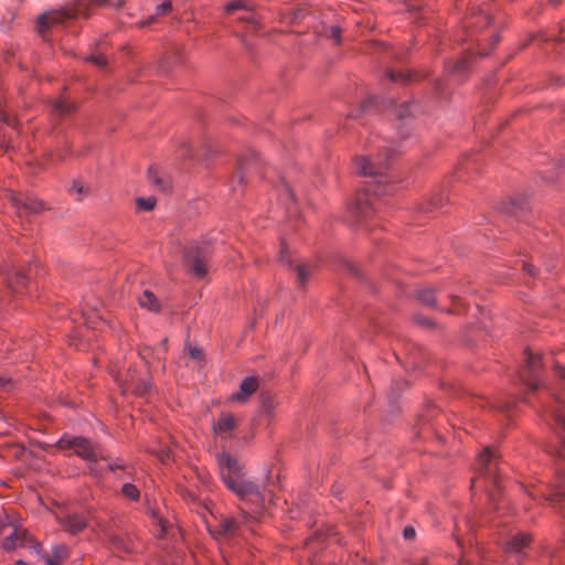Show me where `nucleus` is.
<instances>
[{
  "label": "nucleus",
  "mask_w": 565,
  "mask_h": 565,
  "mask_svg": "<svg viewBox=\"0 0 565 565\" xmlns=\"http://www.w3.org/2000/svg\"><path fill=\"white\" fill-rule=\"evenodd\" d=\"M156 455L159 458V460L162 462H168L172 458L171 450L168 447L159 448L158 451L156 452Z\"/></svg>",
  "instance_id": "obj_38"
},
{
  "label": "nucleus",
  "mask_w": 565,
  "mask_h": 565,
  "mask_svg": "<svg viewBox=\"0 0 565 565\" xmlns=\"http://www.w3.org/2000/svg\"><path fill=\"white\" fill-rule=\"evenodd\" d=\"M216 458L221 470V478L224 483L226 476H239L242 468L234 456L228 452H221Z\"/></svg>",
  "instance_id": "obj_12"
},
{
  "label": "nucleus",
  "mask_w": 565,
  "mask_h": 565,
  "mask_svg": "<svg viewBox=\"0 0 565 565\" xmlns=\"http://www.w3.org/2000/svg\"><path fill=\"white\" fill-rule=\"evenodd\" d=\"M469 67V61L466 57L459 58L456 63H454L451 66H448L449 71L454 74H459L465 71H467Z\"/></svg>",
  "instance_id": "obj_32"
},
{
  "label": "nucleus",
  "mask_w": 565,
  "mask_h": 565,
  "mask_svg": "<svg viewBox=\"0 0 565 565\" xmlns=\"http://www.w3.org/2000/svg\"><path fill=\"white\" fill-rule=\"evenodd\" d=\"M246 4L243 0H234L232 2H230L226 7H225V11L227 13L236 10V9H246Z\"/></svg>",
  "instance_id": "obj_41"
},
{
  "label": "nucleus",
  "mask_w": 565,
  "mask_h": 565,
  "mask_svg": "<svg viewBox=\"0 0 565 565\" xmlns=\"http://www.w3.org/2000/svg\"><path fill=\"white\" fill-rule=\"evenodd\" d=\"M74 110V104L66 99H54L51 103V111L55 117L71 114Z\"/></svg>",
  "instance_id": "obj_20"
},
{
  "label": "nucleus",
  "mask_w": 565,
  "mask_h": 565,
  "mask_svg": "<svg viewBox=\"0 0 565 565\" xmlns=\"http://www.w3.org/2000/svg\"><path fill=\"white\" fill-rule=\"evenodd\" d=\"M232 523H233V521H231V524H232ZM226 531H231V529H230V522H227V524H226Z\"/></svg>",
  "instance_id": "obj_62"
},
{
  "label": "nucleus",
  "mask_w": 565,
  "mask_h": 565,
  "mask_svg": "<svg viewBox=\"0 0 565 565\" xmlns=\"http://www.w3.org/2000/svg\"><path fill=\"white\" fill-rule=\"evenodd\" d=\"M151 382L148 380H139L138 382H131L129 388H131L137 395H143L149 391Z\"/></svg>",
  "instance_id": "obj_26"
},
{
  "label": "nucleus",
  "mask_w": 565,
  "mask_h": 565,
  "mask_svg": "<svg viewBox=\"0 0 565 565\" xmlns=\"http://www.w3.org/2000/svg\"><path fill=\"white\" fill-rule=\"evenodd\" d=\"M239 166H241V169H242V170H243V169H246V168H247V162L242 161V162L239 163Z\"/></svg>",
  "instance_id": "obj_59"
},
{
  "label": "nucleus",
  "mask_w": 565,
  "mask_h": 565,
  "mask_svg": "<svg viewBox=\"0 0 565 565\" xmlns=\"http://www.w3.org/2000/svg\"><path fill=\"white\" fill-rule=\"evenodd\" d=\"M252 156H253L254 160H257V154H256V152H252Z\"/></svg>",
  "instance_id": "obj_63"
},
{
  "label": "nucleus",
  "mask_w": 565,
  "mask_h": 565,
  "mask_svg": "<svg viewBox=\"0 0 565 565\" xmlns=\"http://www.w3.org/2000/svg\"><path fill=\"white\" fill-rule=\"evenodd\" d=\"M94 3L98 6H105L109 8H119L125 0H92Z\"/></svg>",
  "instance_id": "obj_39"
},
{
  "label": "nucleus",
  "mask_w": 565,
  "mask_h": 565,
  "mask_svg": "<svg viewBox=\"0 0 565 565\" xmlns=\"http://www.w3.org/2000/svg\"><path fill=\"white\" fill-rule=\"evenodd\" d=\"M518 209H522L521 200H511L509 203H505L499 207L500 212L505 214H514L515 210Z\"/></svg>",
  "instance_id": "obj_31"
},
{
  "label": "nucleus",
  "mask_w": 565,
  "mask_h": 565,
  "mask_svg": "<svg viewBox=\"0 0 565 565\" xmlns=\"http://www.w3.org/2000/svg\"><path fill=\"white\" fill-rule=\"evenodd\" d=\"M414 105L404 103L395 107V116L398 120L397 124V137L396 139H384L376 145L374 148L377 150L376 153H370L367 157H358L355 159L356 171L365 177L373 179L375 194H386L388 192L387 183L388 177L386 170L388 168L390 159L393 153L398 152L404 148V143L413 136V127L411 122V115L413 114Z\"/></svg>",
  "instance_id": "obj_1"
},
{
  "label": "nucleus",
  "mask_w": 565,
  "mask_h": 565,
  "mask_svg": "<svg viewBox=\"0 0 565 565\" xmlns=\"http://www.w3.org/2000/svg\"><path fill=\"white\" fill-rule=\"evenodd\" d=\"M561 438H562V444H563L564 450H557V451H558V456H565V438L564 437H561Z\"/></svg>",
  "instance_id": "obj_57"
},
{
  "label": "nucleus",
  "mask_w": 565,
  "mask_h": 565,
  "mask_svg": "<svg viewBox=\"0 0 565 565\" xmlns=\"http://www.w3.org/2000/svg\"><path fill=\"white\" fill-rule=\"evenodd\" d=\"M88 2L78 1L75 4L64 8L62 10L46 12L39 17L38 26L40 30L49 28L50 25L63 24L67 20L75 19L78 17H88Z\"/></svg>",
  "instance_id": "obj_5"
},
{
  "label": "nucleus",
  "mask_w": 565,
  "mask_h": 565,
  "mask_svg": "<svg viewBox=\"0 0 565 565\" xmlns=\"http://www.w3.org/2000/svg\"><path fill=\"white\" fill-rule=\"evenodd\" d=\"M1 526H7V523L4 521H0ZM9 526L12 527L11 532L3 539L2 541V548L6 551L14 550L17 546L22 545V541L24 537H21L19 535L18 529L15 526H12L10 523H8Z\"/></svg>",
  "instance_id": "obj_17"
},
{
  "label": "nucleus",
  "mask_w": 565,
  "mask_h": 565,
  "mask_svg": "<svg viewBox=\"0 0 565 565\" xmlns=\"http://www.w3.org/2000/svg\"><path fill=\"white\" fill-rule=\"evenodd\" d=\"M279 191H280L281 200L284 202H287V201L290 203L296 202V199H295V195H294L291 189L284 180L280 181V190Z\"/></svg>",
  "instance_id": "obj_30"
},
{
  "label": "nucleus",
  "mask_w": 565,
  "mask_h": 565,
  "mask_svg": "<svg viewBox=\"0 0 565 565\" xmlns=\"http://www.w3.org/2000/svg\"><path fill=\"white\" fill-rule=\"evenodd\" d=\"M258 388V380L255 376H246L242 380L238 391L231 394V401L245 403Z\"/></svg>",
  "instance_id": "obj_13"
},
{
  "label": "nucleus",
  "mask_w": 565,
  "mask_h": 565,
  "mask_svg": "<svg viewBox=\"0 0 565 565\" xmlns=\"http://www.w3.org/2000/svg\"><path fill=\"white\" fill-rule=\"evenodd\" d=\"M491 15L484 9L477 8L472 9L471 15L466 23L467 29L481 28L491 23Z\"/></svg>",
  "instance_id": "obj_15"
},
{
  "label": "nucleus",
  "mask_w": 565,
  "mask_h": 565,
  "mask_svg": "<svg viewBox=\"0 0 565 565\" xmlns=\"http://www.w3.org/2000/svg\"><path fill=\"white\" fill-rule=\"evenodd\" d=\"M508 406H509V405H500L499 407H500L501 409H505V408H508Z\"/></svg>",
  "instance_id": "obj_64"
},
{
  "label": "nucleus",
  "mask_w": 565,
  "mask_h": 565,
  "mask_svg": "<svg viewBox=\"0 0 565 565\" xmlns=\"http://www.w3.org/2000/svg\"><path fill=\"white\" fill-rule=\"evenodd\" d=\"M377 97H373L371 98L369 102H366L364 105H363V110H366L371 105L373 104H376L377 103Z\"/></svg>",
  "instance_id": "obj_55"
},
{
  "label": "nucleus",
  "mask_w": 565,
  "mask_h": 565,
  "mask_svg": "<svg viewBox=\"0 0 565 565\" xmlns=\"http://www.w3.org/2000/svg\"><path fill=\"white\" fill-rule=\"evenodd\" d=\"M387 77L390 78L391 82H407L408 81V75L406 74H403V73H395L393 71H388L387 72Z\"/></svg>",
  "instance_id": "obj_42"
},
{
  "label": "nucleus",
  "mask_w": 565,
  "mask_h": 565,
  "mask_svg": "<svg viewBox=\"0 0 565 565\" xmlns=\"http://www.w3.org/2000/svg\"><path fill=\"white\" fill-rule=\"evenodd\" d=\"M289 248L287 246V244L285 242H281V247H280V254H279V262L282 264V265H287L289 267L292 266V262L289 257Z\"/></svg>",
  "instance_id": "obj_34"
},
{
  "label": "nucleus",
  "mask_w": 565,
  "mask_h": 565,
  "mask_svg": "<svg viewBox=\"0 0 565 565\" xmlns=\"http://www.w3.org/2000/svg\"><path fill=\"white\" fill-rule=\"evenodd\" d=\"M305 17V11L303 10H297L292 13L291 18H290V21L292 23H296L297 21L301 20L302 18Z\"/></svg>",
  "instance_id": "obj_52"
},
{
  "label": "nucleus",
  "mask_w": 565,
  "mask_h": 565,
  "mask_svg": "<svg viewBox=\"0 0 565 565\" xmlns=\"http://www.w3.org/2000/svg\"><path fill=\"white\" fill-rule=\"evenodd\" d=\"M523 270L530 275V276H535V267L531 264H527V263H524L523 264Z\"/></svg>",
  "instance_id": "obj_54"
},
{
  "label": "nucleus",
  "mask_w": 565,
  "mask_h": 565,
  "mask_svg": "<svg viewBox=\"0 0 565 565\" xmlns=\"http://www.w3.org/2000/svg\"><path fill=\"white\" fill-rule=\"evenodd\" d=\"M58 523L70 534H77L87 526L85 518L78 513L67 512L58 516Z\"/></svg>",
  "instance_id": "obj_11"
},
{
  "label": "nucleus",
  "mask_w": 565,
  "mask_h": 565,
  "mask_svg": "<svg viewBox=\"0 0 565 565\" xmlns=\"http://www.w3.org/2000/svg\"><path fill=\"white\" fill-rule=\"evenodd\" d=\"M225 486L239 500L253 505L250 510H241L244 524H249L258 519L264 512L266 500H271V491L267 490L265 484L244 479L241 476H226Z\"/></svg>",
  "instance_id": "obj_2"
},
{
  "label": "nucleus",
  "mask_w": 565,
  "mask_h": 565,
  "mask_svg": "<svg viewBox=\"0 0 565 565\" xmlns=\"http://www.w3.org/2000/svg\"><path fill=\"white\" fill-rule=\"evenodd\" d=\"M151 519L153 521V532L154 535L163 539L169 533V523L166 522L158 513L153 510L150 511Z\"/></svg>",
  "instance_id": "obj_21"
},
{
  "label": "nucleus",
  "mask_w": 565,
  "mask_h": 565,
  "mask_svg": "<svg viewBox=\"0 0 565 565\" xmlns=\"http://www.w3.org/2000/svg\"><path fill=\"white\" fill-rule=\"evenodd\" d=\"M275 409L274 401L270 398L264 399L260 412L263 415L271 416Z\"/></svg>",
  "instance_id": "obj_37"
},
{
  "label": "nucleus",
  "mask_w": 565,
  "mask_h": 565,
  "mask_svg": "<svg viewBox=\"0 0 565 565\" xmlns=\"http://www.w3.org/2000/svg\"><path fill=\"white\" fill-rule=\"evenodd\" d=\"M86 461L90 473L94 475L95 477H99L102 475V469L98 466L96 455H94V457L88 458Z\"/></svg>",
  "instance_id": "obj_36"
},
{
  "label": "nucleus",
  "mask_w": 565,
  "mask_h": 565,
  "mask_svg": "<svg viewBox=\"0 0 565 565\" xmlns=\"http://www.w3.org/2000/svg\"><path fill=\"white\" fill-rule=\"evenodd\" d=\"M499 41V36L495 33L489 34L487 38L483 39H477L476 42L479 46V54L480 55H488L490 54L493 45Z\"/></svg>",
  "instance_id": "obj_23"
},
{
  "label": "nucleus",
  "mask_w": 565,
  "mask_h": 565,
  "mask_svg": "<svg viewBox=\"0 0 565 565\" xmlns=\"http://www.w3.org/2000/svg\"><path fill=\"white\" fill-rule=\"evenodd\" d=\"M559 164L562 168H565V159H562Z\"/></svg>",
  "instance_id": "obj_61"
},
{
  "label": "nucleus",
  "mask_w": 565,
  "mask_h": 565,
  "mask_svg": "<svg viewBox=\"0 0 565 565\" xmlns=\"http://www.w3.org/2000/svg\"><path fill=\"white\" fill-rule=\"evenodd\" d=\"M295 270L297 273V279L300 287L305 286L309 278L310 270L306 265H296Z\"/></svg>",
  "instance_id": "obj_29"
},
{
  "label": "nucleus",
  "mask_w": 565,
  "mask_h": 565,
  "mask_svg": "<svg viewBox=\"0 0 565 565\" xmlns=\"http://www.w3.org/2000/svg\"><path fill=\"white\" fill-rule=\"evenodd\" d=\"M189 354L194 360H200L202 356L201 350L198 348H191Z\"/></svg>",
  "instance_id": "obj_53"
},
{
  "label": "nucleus",
  "mask_w": 565,
  "mask_h": 565,
  "mask_svg": "<svg viewBox=\"0 0 565 565\" xmlns=\"http://www.w3.org/2000/svg\"><path fill=\"white\" fill-rule=\"evenodd\" d=\"M51 552L52 555L42 556L46 565H60L68 556V547L64 544L53 545Z\"/></svg>",
  "instance_id": "obj_16"
},
{
  "label": "nucleus",
  "mask_w": 565,
  "mask_h": 565,
  "mask_svg": "<svg viewBox=\"0 0 565 565\" xmlns=\"http://www.w3.org/2000/svg\"><path fill=\"white\" fill-rule=\"evenodd\" d=\"M371 212V207L366 204H362L359 202L354 210L352 211L356 222H361L363 218L367 217Z\"/></svg>",
  "instance_id": "obj_28"
},
{
  "label": "nucleus",
  "mask_w": 565,
  "mask_h": 565,
  "mask_svg": "<svg viewBox=\"0 0 565 565\" xmlns=\"http://www.w3.org/2000/svg\"><path fill=\"white\" fill-rule=\"evenodd\" d=\"M137 207L142 211H151L156 205V200L152 196L149 198H138Z\"/></svg>",
  "instance_id": "obj_33"
},
{
  "label": "nucleus",
  "mask_w": 565,
  "mask_h": 565,
  "mask_svg": "<svg viewBox=\"0 0 565 565\" xmlns=\"http://www.w3.org/2000/svg\"><path fill=\"white\" fill-rule=\"evenodd\" d=\"M170 8H171L170 2H162L159 6H157V13L164 14L166 12H168L170 10Z\"/></svg>",
  "instance_id": "obj_47"
},
{
  "label": "nucleus",
  "mask_w": 565,
  "mask_h": 565,
  "mask_svg": "<svg viewBox=\"0 0 565 565\" xmlns=\"http://www.w3.org/2000/svg\"><path fill=\"white\" fill-rule=\"evenodd\" d=\"M210 254L211 250L207 242H195L186 247L184 252V266L194 276L203 278L207 273L206 262Z\"/></svg>",
  "instance_id": "obj_4"
},
{
  "label": "nucleus",
  "mask_w": 565,
  "mask_h": 565,
  "mask_svg": "<svg viewBox=\"0 0 565 565\" xmlns=\"http://www.w3.org/2000/svg\"><path fill=\"white\" fill-rule=\"evenodd\" d=\"M414 319L420 326H425V327H430L431 326V321L428 318H425V317H423L420 315L415 316Z\"/></svg>",
  "instance_id": "obj_48"
},
{
  "label": "nucleus",
  "mask_w": 565,
  "mask_h": 565,
  "mask_svg": "<svg viewBox=\"0 0 565 565\" xmlns=\"http://www.w3.org/2000/svg\"><path fill=\"white\" fill-rule=\"evenodd\" d=\"M436 291L434 288L427 287L417 291V299L425 306L435 308L436 307Z\"/></svg>",
  "instance_id": "obj_24"
},
{
  "label": "nucleus",
  "mask_w": 565,
  "mask_h": 565,
  "mask_svg": "<svg viewBox=\"0 0 565 565\" xmlns=\"http://www.w3.org/2000/svg\"><path fill=\"white\" fill-rule=\"evenodd\" d=\"M30 551L36 555H39L41 558L43 555H46L45 553H42V545L40 543H33L30 546Z\"/></svg>",
  "instance_id": "obj_49"
},
{
  "label": "nucleus",
  "mask_w": 565,
  "mask_h": 565,
  "mask_svg": "<svg viewBox=\"0 0 565 565\" xmlns=\"http://www.w3.org/2000/svg\"><path fill=\"white\" fill-rule=\"evenodd\" d=\"M88 191H89V189L87 186H85L82 183V181H79V180H74L72 185H71V188H70V192L71 193H76L78 200H81L84 196H86L88 194Z\"/></svg>",
  "instance_id": "obj_27"
},
{
  "label": "nucleus",
  "mask_w": 565,
  "mask_h": 565,
  "mask_svg": "<svg viewBox=\"0 0 565 565\" xmlns=\"http://www.w3.org/2000/svg\"><path fill=\"white\" fill-rule=\"evenodd\" d=\"M565 495V484H558L556 486V488L553 490V493L551 494V497L548 498V500L551 501H556L558 499H561L562 497Z\"/></svg>",
  "instance_id": "obj_40"
},
{
  "label": "nucleus",
  "mask_w": 565,
  "mask_h": 565,
  "mask_svg": "<svg viewBox=\"0 0 565 565\" xmlns=\"http://www.w3.org/2000/svg\"><path fill=\"white\" fill-rule=\"evenodd\" d=\"M342 266L345 267L349 271L356 274L355 266L348 259L341 258Z\"/></svg>",
  "instance_id": "obj_51"
},
{
  "label": "nucleus",
  "mask_w": 565,
  "mask_h": 565,
  "mask_svg": "<svg viewBox=\"0 0 565 565\" xmlns=\"http://www.w3.org/2000/svg\"><path fill=\"white\" fill-rule=\"evenodd\" d=\"M85 61L94 63L99 67H104L107 64L106 57L103 54H89L85 57Z\"/></svg>",
  "instance_id": "obj_35"
},
{
  "label": "nucleus",
  "mask_w": 565,
  "mask_h": 565,
  "mask_svg": "<svg viewBox=\"0 0 565 565\" xmlns=\"http://www.w3.org/2000/svg\"><path fill=\"white\" fill-rule=\"evenodd\" d=\"M125 465L120 460H108L107 469L110 471H115L116 469H125Z\"/></svg>",
  "instance_id": "obj_44"
},
{
  "label": "nucleus",
  "mask_w": 565,
  "mask_h": 565,
  "mask_svg": "<svg viewBox=\"0 0 565 565\" xmlns=\"http://www.w3.org/2000/svg\"><path fill=\"white\" fill-rule=\"evenodd\" d=\"M13 204L19 214H36L43 209V203L35 198H28L24 201L14 198Z\"/></svg>",
  "instance_id": "obj_14"
},
{
  "label": "nucleus",
  "mask_w": 565,
  "mask_h": 565,
  "mask_svg": "<svg viewBox=\"0 0 565 565\" xmlns=\"http://www.w3.org/2000/svg\"><path fill=\"white\" fill-rule=\"evenodd\" d=\"M316 33L332 40L335 44L341 43V29L338 25H321L320 29L316 31Z\"/></svg>",
  "instance_id": "obj_22"
},
{
  "label": "nucleus",
  "mask_w": 565,
  "mask_h": 565,
  "mask_svg": "<svg viewBox=\"0 0 565 565\" xmlns=\"http://www.w3.org/2000/svg\"><path fill=\"white\" fill-rule=\"evenodd\" d=\"M61 449H72L76 455L87 460L94 457L95 449L90 441L84 437H62L57 441Z\"/></svg>",
  "instance_id": "obj_9"
},
{
  "label": "nucleus",
  "mask_w": 565,
  "mask_h": 565,
  "mask_svg": "<svg viewBox=\"0 0 565 565\" xmlns=\"http://www.w3.org/2000/svg\"><path fill=\"white\" fill-rule=\"evenodd\" d=\"M548 395L551 404L544 405V412L554 420L557 433H565L564 402L554 391H548Z\"/></svg>",
  "instance_id": "obj_8"
},
{
  "label": "nucleus",
  "mask_w": 565,
  "mask_h": 565,
  "mask_svg": "<svg viewBox=\"0 0 565 565\" xmlns=\"http://www.w3.org/2000/svg\"><path fill=\"white\" fill-rule=\"evenodd\" d=\"M13 387L12 380L4 375H0V390L10 391Z\"/></svg>",
  "instance_id": "obj_43"
},
{
  "label": "nucleus",
  "mask_w": 565,
  "mask_h": 565,
  "mask_svg": "<svg viewBox=\"0 0 565 565\" xmlns=\"http://www.w3.org/2000/svg\"><path fill=\"white\" fill-rule=\"evenodd\" d=\"M441 201H443L441 199H438V200H437V199H435V200L431 202V204H433V205L438 206V205H441Z\"/></svg>",
  "instance_id": "obj_58"
},
{
  "label": "nucleus",
  "mask_w": 565,
  "mask_h": 565,
  "mask_svg": "<svg viewBox=\"0 0 565 565\" xmlns=\"http://www.w3.org/2000/svg\"><path fill=\"white\" fill-rule=\"evenodd\" d=\"M523 365L519 372L520 381H522L531 391H535L541 385L540 369L542 365L540 354L529 349L523 352Z\"/></svg>",
  "instance_id": "obj_6"
},
{
  "label": "nucleus",
  "mask_w": 565,
  "mask_h": 565,
  "mask_svg": "<svg viewBox=\"0 0 565 565\" xmlns=\"http://www.w3.org/2000/svg\"><path fill=\"white\" fill-rule=\"evenodd\" d=\"M235 427V419L228 413H222L218 420L213 424V429L216 434L230 433Z\"/></svg>",
  "instance_id": "obj_18"
},
{
  "label": "nucleus",
  "mask_w": 565,
  "mask_h": 565,
  "mask_svg": "<svg viewBox=\"0 0 565 565\" xmlns=\"http://www.w3.org/2000/svg\"><path fill=\"white\" fill-rule=\"evenodd\" d=\"M527 536L520 534L509 537L504 543V553L507 555V565H519L524 558V548L527 544Z\"/></svg>",
  "instance_id": "obj_7"
},
{
  "label": "nucleus",
  "mask_w": 565,
  "mask_h": 565,
  "mask_svg": "<svg viewBox=\"0 0 565 565\" xmlns=\"http://www.w3.org/2000/svg\"><path fill=\"white\" fill-rule=\"evenodd\" d=\"M0 276L6 289L17 294L21 292L29 281L26 275L15 267L1 268Z\"/></svg>",
  "instance_id": "obj_10"
},
{
  "label": "nucleus",
  "mask_w": 565,
  "mask_h": 565,
  "mask_svg": "<svg viewBox=\"0 0 565 565\" xmlns=\"http://www.w3.org/2000/svg\"><path fill=\"white\" fill-rule=\"evenodd\" d=\"M479 473L488 482L486 486L490 500L494 503L497 492L502 491L500 471L497 466V455L493 449L487 447L479 454L477 459Z\"/></svg>",
  "instance_id": "obj_3"
},
{
  "label": "nucleus",
  "mask_w": 565,
  "mask_h": 565,
  "mask_svg": "<svg viewBox=\"0 0 565 565\" xmlns=\"http://www.w3.org/2000/svg\"><path fill=\"white\" fill-rule=\"evenodd\" d=\"M114 545L117 548H119V550H122V551H126V552L129 551V547H128L127 543L122 539L115 537L114 539Z\"/></svg>",
  "instance_id": "obj_46"
},
{
  "label": "nucleus",
  "mask_w": 565,
  "mask_h": 565,
  "mask_svg": "<svg viewBox=\"0 0 565 565\" xmlns=\"http://www.w3.org/2000/svg\"><path fill=\"white\" fill-rule=\"evenodd\" d=\"M556 374L561 379L565 377V371L559 365H556Z\"/></svg>",
  "instance_id": "obj_56"
},
{
  "label": "nucleus",
  "mask_w": 565,
  "mask_h": 565,
  "mask_svg": "<svg viewBox=\"0 0 565 565\" xmlns=\"http://www.w3.org/2000/svg\"><path fill=\"white\" fill-rule=\"evenodd\" d=\"M15 565H26V564H25L22 559H18V561L15 562Z\"/></svg>",
  "instance_id": "obj_60"
},
{
  "label": "nucleus",
  "mask_w": 565,
  "mask_h": 565,
  "mask_svg": "<svg viewBox=\"0 0 565 565\" xmlns=\"http://www.w3.org/2000/svg\"><path fill=\"white\" fill-rule=\"evenodd\" d=\"M138 303L141 308L148 309L149 311L157 312L160 310V302L158 298L149 290H145L138 297Z\"/></svg>",
  "instance_id": "obj_19"
},
{
  "label": "nucleus",
  "mask_w": 565,
  "mask_h": 565,
  "mask_svg": "<svg viewBox=\"0 0 565 565\" xmlns=\"http://www.w3.org/2000/svg\"><path fill=\"white\" fill-rule=\"evenodd\" d=\"M121 494L129 500L136 501L140 497V491L134 483L126 482L121 487Z\"/></svg>",
  "instance_id": "obj_25"
},
{
  "label": "nucleus",
  "mask_w": 565,
  "mask_h": 565,
  "mask_svg": "<svg viewBox=\"0 0 565 565\" xmlns=\"http://www.w3.org/2000/svg\"><path fill=\"white\" fill-rule=\"evenodd\" d=\"M148 177H149V180L157 185H160L162 182L161 179L157 175V172L154 171V169H152V168H149Z\"/></svg>",
  "instance_id": "obj_45"
},
{
  "label": "nucleus",
  "mask_w": 565,
  "mask_h": 565,
  "mask_svg": "<svg viewBox=\"0 0 565 565\" xmlns=\"http://www.w3.org/2000/svg\"><path fill=\"white\" fill-rule=\"evenodd\" d=\"M403 534H404V537L407 539V540H412L415 537V529L412 527V526H406L403 531Z\"/></svg>",
  "instance_id": "obj_50"
}]
</instances>
